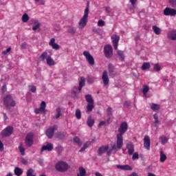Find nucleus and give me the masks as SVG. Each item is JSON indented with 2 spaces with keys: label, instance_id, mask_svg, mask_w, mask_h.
Returning a JSON list of instances; mask_svg holds the SVG:
<instances>
[{
  "label": "nucleus",
  "instance_id": "obj_1",
  "mask_svg": "<svg viewBox=\"0 0 176 176\" xmlns=\"http://www.w3.org/2000/svg\"><path fill=\"white\" fill-rule=\"evenodd\" d=\"M128 129L129 125L127 124V122H123L120 124V127L118 128V133L116 135L118 148H123V135Z\"/></svg>",
  "mask_w": 176,
  "mask_h": 176
},
{
  "label": "nucleus",
  "instance_id": "obj_2",
  "mask_svg": "<svg viewBox=\"0 0 176 176\" xmlns=\"http://www.w3.org/2000/svg\"><path fill=\"white\" fill-rule=\"evenodd\" d=\"M3 104L7 109L16 107V101L11 95H6L3 99Z\"/></svg>",
  "mask_w": 176,
  "mask_h": 176
},
{
  "label": "nucleus",
  "instance_id": "obj_3",
  "mask_svg": "<svg viewBox=\"0 0 176 176\" xmlns=\"http://www.w3.org/2000/svg\"><path fill=\"white\" fill-rule=\"evenodd\" d=\"M88 18H89V5L87 6L84 12V15L78 23L80 30H83V28H85V26L87 25Z\"/></svg>",
  "mask_w": 176,
  "mask_h": 176
},
{
  "label": "nucleus",
  "instance_id": "obj_4",
  "mask_svg": "<svg viewBox=\"0 0 176 176\" xmlns=\"http://www.w3.org/2000/svg\"><path fill=\"white\" fill-rule=\"evenodd\" d=\"M40 60H41V61H45V60H46L47 65L50 67L56 65V62L53 60V58H52V54L47 56V52H44L41 54L40 56Z\"/></svg>",
  "mask_w": 176,
  "mask_h": 176
},
{
  "label": "nucleus",
  "instance_id": "obj_5",
  "mask_svg": "<svg viewBox=\"0 0 176 176\" xmlns=\"http://www.w3.org/2000/svg\"><path fill=\"white\" fill-rule=\"evenodd\" d=\"M55 167L57 171H59L60 173H65V171H68L69 165L64 161H60L56 164Z\"/></svg>",
  "mask_w": 176,
  "mask_h": 176
},
{
  "label": "nucleus",
  "instance_id": "obj_6",
  "mask_svg": "<svg viewBox=\"0 0 176 176\" xmlns=\"http://www.w3.org/2000/svg\"><path fill=\"white\" fill-rule=\"evenodd\" d=\"M34 137H35V135L32 132L28 133L26 135L25 138V146L31 148V146L34 145Z\"/></svg>",
  "mask_w": 176,
  "mask_h": 176
},
{
  "label": "nucleus",
  "instance_id": "obj_7",
  "mask_svg": "<svg viewBox=\"0 0 176 176\" xmlns=\"http://www.w3.org/2000/svg\"><path fill=\"white\" fill-rule=\"evenodd\" d=\"M13 131H14L13 126H8L1 132V135L3 138L10 137L13 134Z\"/></svg>",
  "mask_w": 176,
  "mask_h": 176
},
{
  "label": "nucleus",
  "instance_id": "obj_8",
  "mask_svg": "<svg viewBox=\"0 0 176 176\" xmlns=\"http://www.w3.org/2000/svg\"><path fill=\"white\" fill-rule=\"evenodd\" d=\"M113 49L111 45H106L104 47V54L107 58H111V57H112L113 54Z\"/></svg>",
  "mask_w": 176,
  "mask_h": 176
},
{
  "label": "nucleus",
  "instance_id": "obj_9",
  "mask_svg": "<svg viewBox=\"0 0 176 176\" xmlns=\"http://www.w3.org/2000/svg\"><path fill=\"white\" fill-rule=\"evenodd\" d=\"M82 54L85 57L89 65L93 66L94 65V64H96V62L94 61V58L93 57V56L91 55L89 51H84Z\"/></svg>",
  "mask_w": 176,
  "mask_h": 176
},
{
  "label": "nucleus",
  "instance_id": "obj_10",
  "mask_svg": "<svg viewBox=\"0 0 176 176\" xmlns=\"http://www.w3.org/2000/svg\"><path fill=\"white\" fill-rule=\"evenodd\" d=\"M58 126L57 125H54L52 127L49 128L47 129L45 134L48 138H53V135H54V131L57 130Z\"/></svg>",
  "mask_w": 176,
  "mask_h": 176
},
{
  "label": "nucleus",
  "instance_id": "obj_11",
  "mask_svg": "<svg viewBox=\"0 0 176 176\" xmlns=\"http://www.w3.org/2000/svg\"><path fill=\"white\" fill-rule=\"evenodd\" d=\"M164 16H176V10L174 8L166 7L164 10Z\"/></svg>",
  "mask_w": 176,
  "mask_h": 176
},
{
  "label": "nucleus",
  "instance_id": "obj_12",
  "mask_svg": "<svg viewBox=\"0 0 176 176\" xmlns=\"http://www.w3.org/2000/svg\"><path fill=\"white\" fill-rule=\"evenodd\" d=\"M111 39L113 42V46L115 50H118V46L119 45V41L120 40V37L115 34L111 36Z\"/></svg>",
  "mask_w": 176,
  "mask_h": 176
},
{
  "label": "nucleus",
  "instance_id": "obj_13",
  "mask_svg": "<svg viewBox=\"0 0 176 176\" xmlns=\"http://www.w3.org/2000/svg\"><path fill=\"white\" fill-rule=\"evenodd\" d=\"M102 80L104 86L109 85V78L108 77V72H107V70H104L102 72Z\"/></svg>",
  "mask_w": 176,
  "mask_h": 176
},
{
  "label": "nucleus",
  "instance_id": "obj_14",
  "mask_svg": "<svg viewBox=\"0 0 176 176\" xmlns=\"http://www.w3.org/2000/svg\"><path fill=\"white\" fill-rule=\"evenodd\" d=\"M144 146L147 151L151 149V138L149 136L146 135L144 138Z\"/></svg>",
  "mask_w": 176,
  "mask_h": 176
},
{
  "label": "nucleus",
  "instance_id": "obj_15",
  "mask_svg": "<svg viewBox=\"0 0 176 176\" xmlns=\"http://www.w3.org/2000/svg\"><path fill=\"white\" fill-rule=\"evenodd\" d=\"M45 151L52 152V151H53V144L52 143H47V144L43 146L41 149V153Z\"/></svg>",
  "mask_w": 176,
  "mask_h": 176
},
{
  "label": "nucleus",
  "instance_id": "obj_16",
  "mask_svg": "<svg viewBox=\"0 0 176 176\" xmlns=\"http://www.w3.org/2000/svg\"><path fill=\"white\" fill-rule=\"evenodd\" d=\"M50 46H52V49L54 50H60V45L56 43V38H52L49 43Z\"/></svg>",
  "mask_w": 176,
  "mask_h": 176
},
{
  "label": "nucleus",
  "instance_id": "obj_17",
  "mask_svg": "<svg viewBox=\"0 0 176 176\" xmlns=\"http://www.w3.org/2000/svg\"><path fill=\"white\" fill-rule=\"evenodd\" d=\"M126 148L128 150V153L129 155H131L133 153H134V144L133 142H128L126 145Z\"/></svg>",
  "mask_w": 176,
  "mask_h": 176
},
{
  "label": "nucleus",
  "instance_id": "obj_18",
  "mask_svg": "<svg viewBox=\"0 0 176 176\" xmlns=\"http://www.w3.org/2000/svg\"><path fill=\"white\" fill-rule=\"evenodd\" d=\"M109 149V146H102L98 150V156H102L103 153H105Z\"/></svg>",
  "mask_w": 176,
  "mask_h": 176
},
{
  "label": "nucleus",
  "instance_id": "obj_19",
  "mask_svg": "<svg viewBox=\"0 0 176 176\" xmlns=\"http://www.w3.org/2000/svg\"><path fill=\"white\" fill-rule=\"evenodd\" d=\"M116 167L119 168L120 170H125L126 171H131L133 168H131V166L129 165H116Z\"/></svg>",
  "mask_w": 176,
  "mask_h": 176
},
{
  "label": "nucleus",
  "instance_id": "obj_20",
  "mask_svg": "<svg viewBox=\"0 0 176 176\" xmlns=\"http://www.w3.org/2000/svg\"><path fill=\"white\" fill-rule=\"evenodd\" d=\"M80 92V91H79V88L77 87H74L72 91V96L74 97V98H78V95Z\"/></svg>",
  "mask_w": 176,
  "mask_h": 176
},
{
  "label": "nucleus",
  "instance_id": "obj_21",
  "mask_svg": "<svg viewBox=\"0 0 176 176\" xmlns=\"http://www.w3.org/2000/svg\"><path fill=\"white\" fill-rule=\"evenodd\" d=\"M168 38L171 41H176V30H172L168 33Z\"/></svg>",
  "mask_w": 176,
  "mask_h": 176
},
{
  "label": "nucleus",
  "instance_id": "obj_22",
  "mask_svg": "<svg viewBox=\"0 0 176 176\" xmlns=\"http://www.w3.org/2000/svg\"><path fill=\"white\" fill-rule=\"evenodd\" d=\"M86 85V79L85 78L81 77L79 81V87H78V91H82V87Z\"/></svg>",
  "mask_w": 176,
  "mask_h": 176
},
{
  "label": "nucleus",
  "instance_id": "obj_23",
  "mask_svg": "<svg viewBox=\"0 0 176 176\" xmlns=\"http://www.w3.org/2000/svg\"><path fill=\"white\" fill-rule=\"evenodd\" d=\"M94 119L91 117V116H89L87 121V124L89 127H93L94 126Z\"/></svg>",
  "mask_w": 176,
  "mask_h": 176
},
{
  "label": "nucleus",
  "instance_id": "obj_24",
  "mask_svg": "<svg viewBox=\"0 0 176 176\" xmlns=\"http://www.w3.org/2000/svg\"><path fill=\"white\" fill-rule=\"evenodd\" d=\"M160 153V162H161V163H164L166 160H167V155L164 154V152L163 151H161Z\"/></svg>",
  "mask_w": 176,
  "mask_h": 176
},
{
  "label": "nucleus",
  "instance_id": "obj_25",
  "mask_svg": "<svg viewBox=\"0 0 176 176\" xmlns=\"http://www.w3.org/2000/svg\"><path fill=\"white\" fill-rule=\"evenodd\" d=\"M85 100L88 104L94 103V100L93 99V96L90 94L85 95Z\"/></svg>",
  "mask_w": 176,
  "mask_h": 176
},
{
  "label": "nucleus",
  "instance_id": "obj_26",
  "mask_svg": "<svg viewBox=\"0 0 176 176\" xmlns=\"http://www.w3.org/2000/svg\"><path fill=\"white\" fill-rule=\"evenodd\" d=\"M14 173L15 175L21 176L23 175V169H21L19 167H15Z\"/></svg>",
  "mask_w": 176,
  "mask_h": 176
},
{
  "label": "nucleus",
  "instance_id": "obj_27",
  "mask_svg": "<svg viewBox=\"0 0 176 176\" xmlns=\"http://www.w3.org/2000/svg\"><path fill=\"white\" fill-rule=\"evenodd\" d=\"M153 31L155 32V35H160V34H162V30L156 25L153 26Z\"/></svg>",
  "mask_w": 176,
  "mask_h": 176
},
{
  "label": "nucleus",
  "instance_id": "obj_28",
  "mask_svg": "<svg viewBox=\"0 0 176 176\" xmlns=\"http://www.w3.org/2000/svg\"><path fill=\"white\" fill-rule=\"evenodd\" d=\"M79 173L77 174V176H86V169L82 166L79 168Z\"/></svg>",
  "mask_w": 176,
  "mask_h": 176
},
{
  "label": "nucleus",
  "instance_id": "obj_29",
  "mask_svg": "<svg viewBox=\"0 0 176 176\" xmlns=\"http://www.w3.org/2000/svg\"><path fill=\"white\" fill-rule=\"evenodd\" d=\"M151 109L154 111H159V109H160V105L155 103H152L151 104Z\"/></svg>",
  "mask_w": 176,
  "mask_h": 176
},
{
  "label": "nucleus",
  "instance_id": "obj_30",
  "mask_svg": "<svg viewBox=\"0 0 176 176\" xmlns=\"http://www.w3.org/2000/svg\"><path fill=\"white\" fill-rule=\"evenodd\" d=\"M149 68H151V63H148V62H144L141 67V69H142V71H145L146 69H149Z\"/></svg>",
  "mask_w": 176,
  "mask_h": 176
},
{
  "label": "nucleus",
  "instance_id": "obj_31",
  "mask_svg": "<svg viewBox=\"0 0 176 176\" xmlns=\"http://www.w3.org/2000/svg\"><path fill=\"white\" fill-rule=\"evenodd\" d=\"M73 141H74V142L77 144V145H78V146H82V141L80 140V138H79V137H78V136L74 137L73 138Z\"/></svg>",
  "mask_w": 176,
  "mask_h": 176
},
{
  "label": "nucleus",
  "instance_id": "obj_32",
  "mask_svg": "<svg viewBox=\"0 0 176 176\" xmlns=\"http://www.w3.org/2000/svg\"><path fill=\"white\" fill-rule=\"evenodd\" d=\"M108 71H109V73L111 74V75L115 72V66H113L112 63L109 64Z\"/></svg>",
  "mask_w": 176,
  "mask_h": 176
},
{
  "label": "nucleus",
  "instance_id": "obj_33",
  "mask_svg": "<svg viewBox=\"0 0 176 176\" xmlns=\"http://www.w3.org/2000/svg\"><path fill=\"white\" fill-rule=\"evenodd\" d=\"M153 119H155V121L153 122L154 127H157V123H159V116L157 113H155L153 115Z\"/></svg>",
  "mask_w": 176,
  "mask_h": 176
},
{
  "label": "nucleus",
  "instance_id": "obj_34",
  "mask_svg": "<svg viewBox=\"0 0 176 176\" xmlns=\"http://www.w3.org/2000/svg\"><path fill=\"white\" fill-rule=\"evenodd\" d=\"M117 54L120 57V60L121 61H123V60H124V52H123V51H117Z\"/></svg>",
  "mask_w": 176,
  "mask_h": 176
},
{
  "label": "nucleus",
  "instance_id": "obj_35",
  "mask_svg": "<svg viewBox=\"0 0 176 176\" xmlns=\"http://www.w3.org/2000/svg\"><path fill=\"white\" fill-rule=\"evenodd\" d=\"M76 119H78V120H80L82 118V112L80 111V109H77L76 110Z\"/></svg>",
  "mask_w": 176,
  "mask_h": 176
},
{
  "label": "nucleus",
  "instance_id": "obj_36",
  "mask_svg": "<svg viewBox=\"0 0 176 176\" xmlns=\"http://www.w3.org/2000/svg\"><path fill=\"white\" fill-rule=\"evenodd\" d=\"M160 140H161V143L162 145H164L165 144H167L168 141V138L167 137L162 135L160 138Z\"/></svg>",
  "mask_w": 176,
  "mask_h": 176
},
{
  "label": "nucleus",
  "instance_id": "obj_37",
  "mask_svg": "<svg viewBox=\"0 0 176 176\" xmlns=\"http://www.w3.org/2000/svg\"><path fill=\"white\" fill-rule=\"evenodd\" d=\"M94 108V103H88L87 106V112H91Z\"/></svg>",
  "mask_w": 176,
  "mask_h": 176
},
{
  "label": "nucleus",
  "instance_id": "obj_38",
  "mask_svg": "<svg viewBox=\"0 0 176 176\" xmlns=\"http://www.w3.org/2000/svg\"><path fill=\"white\" fill-rule=\"evenodd\" d=\"M56 115L54 117V119H58L61 116V108L58 107L56 109Z\"/></svg>",
  "mask_w": 176,
  "mask_h": 176
},
{
  "label": "nucleus",
  "instance_id": "obj_39",
  "mask_svg": "<svg viewBox=\"0 0 176 176\" xmlns=\"http://www.w3.org/2000/svg\"><path fill=\"white\" fill-rule=\"evenodd\" d=\"M56 137L59 140H64V138H65V133L59 132V133H56Z\"/></svg>",
  "mask_w": 176,
  "mask_h": 176
},
{
  "label": "nucleus",
  "instance_id": "obj_40",
  "mask_svg": "<svg viewBox=\"0 0 176 176\" xmlns=\"http://www.w3.org/2000/svg\"><path fill=\"white\" fill-rule=\"evenodd\" d=\"M89 145H90V142H85L83 146L80 149L79 152H84V151H86V149L89 148Z\"/></svg>",
  "mask_w": 176,
  "mask_h": 176
},
{
  "label": "nucleus",
  "instance_id": "obj_41",
  "mask_svg": "<svg viewBox=\"0 0 176 176\" xmlns=\"http://www.w3.org/2000/svg\"><path fill=\"white\" fill-rule=\"evenodd\" d=\"M28 20H30V16H28V14L27 13L23 14L22 16L23 23H27Z\"/></svg>",
  "mask_w": 176,
  "mask_h": 176
},
{
  "label": "nucleus",
  "instance_id": "obj_42",
  "mask_svg": "<svg viewBox=\"0 0 176 176\" xmlns=\"http://www.w3.org/2000/svg\"><path fill=\"white\" fill-rule=\"evenodd\" d=\"M148 91H149V87L148 85H145L142 91L144 97H146V94L148 93Z\"/></svg>",
  "mask_w": 176,
  "mask_h": 176
},
{
  "label": "nucleus",
  "instance_id": "obj_43",
  "mask_svg": "<svg viewBox=\"0 0 176 176\" xmlns=\"http://www.w3.org/2000/svg\"><path fill=\"white\" fill-rule=\"evenodd\" d=\"M34 24H36V25L32 27L33 31H36V30H38V28H41V23L38 22V21H36L34 22Z\"/></svg>",
  "mask_w": 176,
  "mask_h": 176
},
{
  "label": "nucleus",
  "instance_id": "obj_44",
  "mask_svg": "<svg viewBox=\"0 0 176 176\" xmlns=\"http://www.w3.org/2000/svg\"><path fill=\"white\" fill-rule=\"evenodd\" d=\"M118 149H122V148H119L118 147V144H113L112 146H111V149L110 151H111V152L113 151L114 152H118Z\"/></svg>",
  "mask_w": 176,
  "mask_h": 176
},
{
  "label": "nucleus",
  "instance_id": "obj_45",
  "mask_svg": "<svg viewBox=\"0 0 176 176\" xmlns=\"http://www.w3.org/2000/svg\"><path fill=\"white\" fill-rule=\"evenodd\" d=\"M19 152H21V154L23 155V156H24V155H25V148H24L23 147V144H20L19 146Z\"/></svg>",
  "mask_w": 176,
  "mask_h": 176
},
{
  "label": "nucleus",
  "instance_id": "obj_46",
  "mask_svg": "<svg viewBox=\"0 0 176 176\" xmlns=\"http://www.w3.org/2000/svg\"><path fill=\"white\" fill-rule=\"evenodd\" d=\"M154 70L156 71V72H159L160 69H162V67L159 63H155L153 66Z\"/></svg>",
  "mask_w": 176,
  "mask_h": 176
},
{
  "label": "nucleus",
  "instance_id": "obj_47",
  "mask_svg": "<svg viewBox=\"0 0 176 176\" xmlns=\"http://www.w3.org/2000/svg\"><path fill=\"white\" fill-rule=\"evenodd\" d=\"M33 174H34V169L30 168L29 170H27L26 176H36Z\"/></svg>",
  "mask_w": 176,
  "mask_h": 176
},
{
  "label": "nucleus",
  "instance_id": "obj_48",
  "mask_svg": "<svg viewBox=\"0 0 176 176\" xmlns=\"http://www.w3.org/2000/svg\"><path fill=\"white\" fill-rule=\"evenodd\" d=\"M68 32L72 35H74V34L76 32V29L75 28L69 27L68 29Z\"/></svg>",
  "mask_w": 176,
  "mask_h": 176
},
{
  "label": "nucleus",
  "instance_id": "obj_49",
  "mask_svg": "<svg viewBox=\"0 0 176 176\" xmlns=\"http://www.w3.org/2000/svg\"><path fill=\"white\" fill-rule=\"evenodd\" d=\"M39 109H41L43 112L46 109V102H45V101L41 102Z\"/></svg>",
  "mask_w": 176,
  "mask_h": 176
},
{
  "label": "nucleus",
  "instance_id": "obj_50",
  "mask_svg": "<svg viewBox=\"0 0 176 176\" xmlns=\"http://www.w3.org/2000/svg\"><path fill=\"white\" fill-rule=\"evenodd\" d=\"M29 90L32 93H36V87L35 85H29Z\"/></svg>",
  "mask_w": 176,
  "mask_h": 176
},
{
  "label": "nucleus",
  "instance_id": "obj_51",
  "mask_svg": "<svg viewBox=\"0 0 176 176\" xmlns=\"http://www.w3.org/2000/svg\"><path fill=\"white\" fill-rule=\"evenodd\" d=\"M10 50H12V47H10L6 50L3 51L1 54H3V56H6L8 53H10Z\"/></svg>",
  "mask_w": 176,
  "mask_h": 176
},
{
  "label": "nucleus",
  "instance_id": "obj_52",
  "mask_svg": "<svg viewBox=\"0 0 176 176\" xmlns=\"http://www.w3.org/2000/svg\"><path fill=\"white\" fill-rule=\"evenodd\" d=\"M169 3L172 8H176V0H169Z\"/></svg>",
  "mask_w": 176,
  "mask_h": 176
},
{
  "label": "nucleus",
  "instance_id": "obj_53",
  "mask_svg": "<svg viewBox=\"0 0 176 176\" xmlns=\"http://www.w3.org/2000/svg\"><path fill=\"white\" fill-rule=\"evenodd\" d=\"M98 27H104L105 25V21L102 20H99L98 21Z\"/></svg>",
  "mask_w": 176,
  "mask_h": 176
},
{
  "label": "nucleus",
  "instance_id": "obj_54",
  "mask_svg": "<svg viewBox=\"0 0 176 176\" xmlns=\"http://www.w3.org/2000/svg\"><path fill=\"white\" fill-rule=\"evenodd\" d=\"M94 80H96V78L94 77H89L87 79L88 83H94Z\"/></svg>",
  "mask_w": 176,
  "mask_h": 176
},
{
  "label": "nucleus",
  "instance_id": "obj_55",
  "mask_svg": "<svg viewBox=\"0 0 176 176\" xmlns=\"http://www.w3.org/2000/svg\"><path fill=\"white\" fill-rule=\"evenodd\" d=\"M140 155H138V153H134L133 154L132 160H135V159H139Z\"/></svg>",
  "mask_w": 176,
  "mask_h": 176
},
{
  "label": "nucleus",
  "instance_id": "obj_56",
  "mask_svg": "<svg viewBox=\"0 0 176 176\" xmlns=\"http://www.w3.org/2000/svg\"><path fill=\"white\" fill-rule=\"evenodd\" d=\"M107 116H111L112 115V108L111 107H108L107 109Z\"/></svg>",
  "mask_w": 176,
  "mask_h": 176
},
{
  "label": "nucleus",
  "instance_id": "obj_57",
  "mask_svg": "<svg viewBox=\"0 0 176 176\" xmlns=\"http://www.w3.org/2000/svg\"><path fill=\"white\" fill-rule=\"evenodd\" d=\"M56 151L58 153H61V152L63 151V147L61 146H58L56 147Z\"/></svg>",
  "mask_w": 176,
  "mask_h": 176
},
{
  "label": "nucleus",
  "instance_id": "obj_58",
  "mask_svg": "<svg viewBox=\"0 0 176 176\" xmlns=\"http://www.w3.org/2000/svg\"><path fill=\"white\" fill-rule=\"evenodd\" d=\"M131 104V102L130 101L127 100V101L124 102V107L129 108V107H130Z\"/></svg>",
  "mask_w": 176,
  "mask_h": 176
},
{
  "label": "nucleus",
  "instance_id": "obj_59",
  "mask_svg": "<svg viewBox=\"0 0 176 176\" xmlns=\"http://www.w3.org/2000/svg\"><path fill=\"white\" fill-rule=\"evenodd\" d=\"M6 90H8V88L6 87V85H3L1 87L2 93H6Z\"/></svg>",
  "mask_w": 176,
  "mask_h": 176
},
{
  "label": "nucleus",
  "instance_id": "obj_60",
  "mask_svg": "<svg viewBox=\"0 0 176 176\" xmlns=\"http://www.w3.org/2000/svg\"><path fill=\"white\" fill-rule=\"evenodd\" d=\"M41 112L43 111L40 108L34 109V113H36V115H38V113H40Z\"/></svg>",
  "mask_w": 176,
  "mask_h": 176
},
{
  "label": "nucleus",
  "instance_id": "obj_61",
  "mask_svg": "<svg viewBox=\"0 0 176 176\" xmlns=\"http://www.w3.org/2000/svg\"><path fill=\"white\" fill-rule=\"evenodd\" d=\"M21 162L22 163V164H24L25 166H27V164H28V160L24 158L21 160Z\"/></svg>",
  "mask_w": 176,
  "mask_h": 176
},
{
  "label": "nucleus",
  "instance_id": "obj_62",
  "mask_svg": "<svg viewBox=\"0 0 176 176\" xmlns=\"http://www.w3.org/2000/svg\"><path fill=\"white\" fill-rule=\"evenodd\" d=\"M129 2L131 3L132 6H135L137 0H129Z\"/></svg>",
  "mask_w": 176,
  "mask_h": 176
},
{
  "label": "nucleus",
  "instance_id": "obj_63",
  "mask_svg": "<svg viewBox=\"0 0 176 176\" xmlns=\"http://www.w3.org/2000/svg\"><path fill=\"white\" fill-rule=\"evenodd\" d=\"M105 123H107L106 121H101L99 124H98V127H101V126H104V124H105Z\"/></svg>",
  "mask_w": 176,
  "mask_h": 176
},
{
  "label": "nucleus",
  "instance_id": "obj_64",
  "mask_svg": "<svg viewBox=\"0 0 176 176\" xmlns=\"http://www.w3.org/2000/svg\"><path fill=\"white\" fill-rule=\"evenodd\" d=\"M0 151H3V143L0 140Z\"/></svg>",
  "mask_w": 176,
  "mask_h": 176
}]
</instances>
